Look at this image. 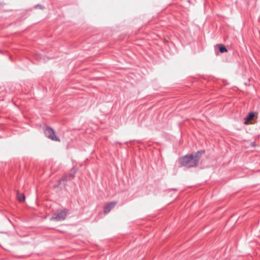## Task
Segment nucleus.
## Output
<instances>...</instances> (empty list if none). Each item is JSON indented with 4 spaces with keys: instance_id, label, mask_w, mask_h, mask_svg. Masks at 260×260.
Wrapping results in <instances>:
<instances>
[{
    "instance_id": "obj_1",
    "label": "nucleus",
    "mask_w": 260,
    "mask_h": 260,
    "mask_svg": "<svg viewBox=\"0 0 260 260\" xmlns=\"http://www.w3.org/2000/svg\"><path fill=\"white\" fill-rule=\"evenodd\" d=\"M203 151H198L189 155H185L180 158L179 162L182 166L186 168L197 166Z\"/></svg>"
},
{
    "instance_id": "obj_2",
    "label": "nucleus",
    "mask_w": 260,
    "mask_h": 260,
    "mask_svg": "<svg viewBox=\"0 0 260 260\" xmlns=\"http://www.w3.org/2000/svg\"><path fill=\"white\" fill-rule=\"evenodd\" d=\"M45 136L51 140L60 142V139L55 135L54 131L50 127H47L44 129Z\"/></svg>"
},
{
    "instance_id": "obj_3",
    "label": "nucleus",
    "mask_w": 260,
    "mask_h": 260,
    "mask_svg": "<svg viewBox=\"0 0 260 260\" xmlns=\"http://www.w3.org/2000/svg\"><path fill=\"white\" fill-rule=\"evenodd\" d=\"M68 211L64 209L60 211L57 214L54 215L51 218V220L60 221L64 220L67 215Z\"/></svg>"
},
{
    "instance_id": "obj_4",
    "label": "nucleus",
    "mask_w": 260,
    "mask_h": 260,
    "mask_svg": "<svg viewBox=\"0 0 260 260\" xmlns=\"http://www.w3.org/2000/svg\"><path fill=\"white\" fill-rule=\"evenodd\" d=\"M117 201L110 202L104 206V212L105 214L109 213L117 205Z\"/></svg>"
},
{
    "instance_id": "obj_5",
    "label": "nucleus",
    "mask_w": 260,
    "mask_h": 260,
    "mask_svg": "<svg viewBox=\"0 0 260 260\" xmlns=\"http://www.w3.org/2000/svg\"><path fill=\"white\" fill-rule=\"evenodd\" d=\"M75 172L76 171H74L72 173H70L67 175L64 176L60 180V184L62 183V182H63V184L65 185V184L64 183V181L71 180L73 179H74L75 177Z\"/></svg>"
},
{
    "instance_id": "obj_6",
    "label": "nucleus",
    "mask_w": 260,
    "mask_h": 260,
    "mask_svg": "<svg viewBox=\"0 0 260 260\" xmlns=\"http://www.w3.org/2000/svg\"><path fill=\"white\" fill-rule=\"evenodd\" d=\"M255 113L254 112H250L248 113L245 119L244 124L246 125L249 124L250 121L253 119Z\"/></svg>"
},
{
    "instance_id": "obj_7",
    "label": "nucleus",
    "mask_w": 260,
    "mask_h": 260,
    "mask_svg": "<svg viewBox=\"0 0 260 260\" xmlns=\"http://www.w3.org/2000/svg\"><path fill=\"white\" fill-rule=\"evenodd\" d=\"M17 198L19 201L23 202L25 200V196L23 193H20L19 191L17 192Z\"/></svg>"
},
{
    "instance_id": "obj_8",
    "label": "nucleus",
    "mask_w": 260,
    "mask_h": 260,
    "mask_svg": "<svg viewBox=\"0 0 260 260\" xmlns=\"http://www.w3.org/2000/svg\"><path fill=\"white\" fill-rule=\"evenodd\" d=\"M219 51L221 53H224L227 52L228 50L224 46H222L219 47Z\"/></svg>"
},
{
    "instance_id": "obj_9",
    "label": "nucleus",
    "mask_w": 260,
    "mask_h": 260,
    "mask_svg": "<svg viewBox=\"0 0 260 260\" xmlns=\"http://www.w3.org/2000/svg\"><path fill=\"white\" fill-rule=\"evenodd\" d=\"M36 8H38L39 7V8L42 9V6L41 5H37V6H36Z\"/></svg>"
}]
</instances>
